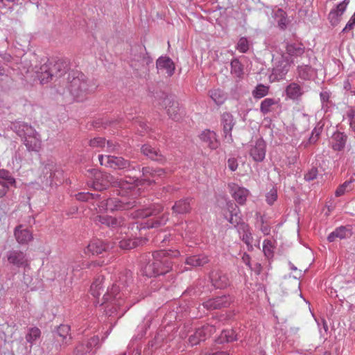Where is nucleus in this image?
I'll list each match as a JSON object with an SVG mask.
<instances>
[{"label": "nucleus", "instance_id": "f257e3e1", "mask_svg": "<svg viewBox=\"0 0 355 355\" xmlns=\"http://www.w3.org/2000/svg\"><path fill=\"white\" fill-rule=\"evenodd\" d=\"M89 175L94 176L93 187L96 190L101 191L105 189L110 186L119 187L123 189H130L134 193H137L139 188L137 184L128 180H119L110 174L104 173L98 171L97 169L88 170Z\"/></svg>", "mask_w": 355, "mask_h": 355}, {"label": "nucleus", "instance_id": "f03ea898", "mask_svg": "<svg viewBox=\"0 0 355 355\" xmlns=\"http://www.w3.org/2000/svg\"><path fill=\"white\" fill-rule=\"evenodd\" d=\"M179 252H168L165 250L154 252L152 259L144 266V274L148 277L166 274L171 269V257H177Z\"/></svg>", "mask_w": 355, "mask_h": 355}, {"label": "nucleus", "instance_id": "7ed1b4c3", "mask_svg": "<svg viewBox=\"0 0 355 355\" xmlns=\"http://www.w3.org/2000/svg\"><path fill=\"white\" fill-rule=\"evenodd\" d=\"M118 193L121 196L120 198H108L100 202V204L98 205L100 210L114 211L117 210L129 209L135 207V201L128 200L126 196H130L132 197V199H134L139 194V190L137 193H134V192L130 189H123L122 191L121 189H119L118 190Z\"/></svg>", "mask_w": 355, "mask_h": 355}, {"label": "nucleus", "instance_id": "20e7f679", "mask_svg": "<svg viewBox=\"0 0 355 355\" xmlns=\"http://www.w3.org/2000/svg\"><path fill=\"white\" fill-rule=\"evenodd\" d=\"M17 135L24 137V144L28 150L37 152L42 146L40 135L31 126L26 123H14Z\"/></svg>", "mask_w": 355, "mask_h": 355}, {"label": "nucleus", "instance_id": "39448f33", "mask_svg": "<svg viewBox=\"0 0 355 355\" xmlns=\"http://www.w3.org/2000/svg\"><path fill=\"white\" fill-rule=\"evenodd\" d=\"M68 80V88L71 95L78 101L82 100L89 90L85 75L79 71H73L69 74Z\"/></svg>", "mask_w": 355, "mask_h": 355}, {"label": "nucleus", "instance_id": "423d86ee", "mask_svg": "<svg viewBox=\"0 0 355 355\" xmlns=\"http://www.w3.org/2000/svg\"><path fill=\"white\" fill-rule=\"evenodd\" d=\"M240 209L238 206L233 202L229 201L226 203V208L223 210V214L225 218L237 229L242 223V218L240 216Z\"/></svg>", "mask_w": 355, "mask_h": 355}, {"label": "nucleus", "instance_id": "0eeeda50", "mask_svg": "<svg viewBox=\"0 0 355 355\" xmlns=\"http://www.w3.org/2000/svg\"><path fill=\"white\" fill-rule=\"evenodd\" d=\"M98 159L101 165L114 169H124L130 166L129 161L121 157L101 155L98 156Z\"/></svg>", "mask_w": 355, "mask_h": 355}, {"label": "nucleus", "instance_id": "6e6552de", "mask_svg": "<svg viewBox=\"0 0 355 355\" xmlns=\"http://www.w3.org/2000/svg\"><path fill=\"white\" fill-rule=\"evenodd\" d=\"M8 261L10 264L17 268H29L30 260L27 254L21 250H11L7 254Z\"/></svg>", "mask_w": 355, "mask_h": 355}, {"label": "nucleus", "instance_id": "1a4fd4ad", "mask_svg": "<svg viewBox=\"0 0 355 355\" xmlns=\"http://www.w3.org/2000/svg\"><path fill=\"white\" fill-rule=\"evenodd\" d=\"M135 227L136 231L138 230V226L132 224L129 230H125L123 232L125 236L122 237L121 240L119 241L120 248L123 250H131L136 248L141 242V240L138 239L132 238L133 236V233L131 232L134 231Z\"/></svg>", "mask_w": 355, "mask_h": 355}, {"label": "nucleus", "instance_id": "9d476101", "mask_svg": "<svg viewBox=\"0 0 355 355\" xmlns=\"http://www.w3.org/2000/svg\"><path fill=\"white\" fill-rule=\"evenodd\" d=\"M60 65L61 64L60 62H55L53 64L50 62L42 65L40 68V75L38 76L41 83L44 84L48 83L53 76H57L58 73L60 71Z\"/></svg>", "mask_w": 355, "mask_h": 355}, {"label": "nucleus", "instance_id": "9b49d317", "mask_svg": "<svg viewBox=\"0 0 355 355\" xmlns=\"http://www.w3.org/2000/svg\"><path fill=\"white\" fill-rule=\"evenodd\" d=\"M96 220L103 225L112 228L119 227L121 234H123V231L130 230V227L126 225L123 218L121 217L115 218L109 216H98Z\"/></svg>", "mask_w": 355, "mask_h": 355}, {"label": "nucleus", "instance_id": "f8f14e48", "mask_svg": "<svg viewBox=\"0 0 355 355\" xmlns=\"http://www.w3.org/2000/svg\"><path fill=\"white\" fill-rule=\"evenodd\" d=\"M284 61L277 67L274 68L272 73L270 76L272 78V81H279L285 78L286 75L290 70L291 64L293 62V59H288L287 57L283 56Z\"/></svg>", "mask_w": 355, "mask_h": 355}, {"label": "nucleus", "instance_id": "ddd939ff", "mask_svg": "<svg viewBox=\"0 0 355 355\" xmlns=\"http://www.w3.org/2000/svg\"><path fill=\"white\" fill-rule=\"evenodd\" d=\"M228 188L232 196L238 204L243 205L245 203L247 198L250 194V191L247 189L239 187L235 183L229 184Z\"/></svg>", "mask_w": 355, "mask_h": 355}, {"label": "nucleus", "instance_id": "4468645a", "mask_svg": "<svg viewBox=\"0 0 355 355\" xmlns=\"http://www.w3.org/2000/svg\"><path fill=\"white\" fill-rule=\"evenodd\" d=\"M16 241L21 245L28 244L33 239V232L23 225H17L14 230Z\"/></svg>", "mask_w": 355, "mask_h": 355}, {"label": "nucleus", "instance_id": "2eb2a0df", "mask_svg": "<svg viewBox=\"0 0 355 355\" xmlns=\"http://www.w3.org/2000/svg\"><path fill=\"white\" fill-rule=\"evenodd\" d=\"M221 125L224 137L228 142H232V130L235 125L234 116L229 112H225L221 116Z\"/></svg>", "mask_w": 355, "mask_h": 355}, {"label": "nucleus", "instance_id": "dca6fc26", "mask_svg": "<svg viewBox=\"0 0 355 355\" xmlns=\"http://www.w3.org/2000/svg\"><path fill=\"white\" fill-rule=\"evenodd\" d=\"M201 142L211 150H216L220 146L216 134L214 131L205 130L199 135Z\"/></svg>", "mask_w": 355, "mask_h": 355}, {"label": "nucleus", "instance_id": "f3484780", "mask_svg": "<svg viewBox=\"0 0 355 355\" xmlns=\"http://www.w3.org/2000/svg\"><path fill=\"white\" fill-rule=\"evenodd\" d=\"M162 106L166 110L171 119L175 121L179 119L180 107L178 102L169 97H166L162 101Z\"/></svg>", "mask_w": 355, "mask_h": 355}, {"label": "nucleus", "instance_id": "a211bd4d", "mask_svg": "<svg viewBox=\"0 0 355 355\" xmlns=\"http://www.w3.org/2000/svg\"><path fill=\"white\" fill-rule=\"evenodd\" d=\"M70 327L66 324H61L58 327L56 332L54 334V338L57 343H59L60 347H65L71 340L70 335Z\"/></svg>", "mask_w": 355, "mask_h": 355}, {"label": "nucleus", "instance_id": "6ab92c4d", "mask_svg": "<svg viewBox=\"0 0 355 355\" xmlns=\"http://www.w3.org/2000/svg\"><path fill=\"white\" fill-rule=\"evenodd\" d=\"M104 277L103 275H98L90 286L89 293L96 299V304H101V300L99 299V297L104 291Z\"/></svg>", "mask_w": 355, "mask_h": 355}, {"label": "nucleus", "instance_id": "aec40b11", "mask_svg": "<svg viewBox=\"0 0 355 355\" xmlns=\"http://www.w3.org/2000/svg\"><path fill=\"white\" fill-rule=\"evenodd\" d=\"M107 249V245L99 239L92 240L84 249V254L87 256L98 255Z\"/></svg>", "mask_w": 355, "mask_h": 355}, {"label": "nucleus", "instance_id": "412c9836", "mask_svg": "<svg viewBox=\"0 0 355 355\" xmlns=\"http://www.w3.org/2000/svg\"><path fill=\"white\" fill-rule=\"evenodd\" d=\"M250 154L255 162L263 161L266 156L265 141L261 139L257 140L254 146L250 149Z\"/></svg>", "mask_w": 355, "mask_h": 355}, {"label": "nucleus", "instance_id": "4be33fe9", "mask_svg": "<svg viewBox=\"0 0 355 355\" xmlns=\"http://www.w3.org/2000/svg\"><path fill=\"white\" fill-rule=\"evenodd\" d=\"M231 298L229 296L223 295L216 298L209 299L204 302V306L207 309H220L230 304Z\"/></svg>", "mask_w": 355, "mask_h": 355}, {"label": "nucleus", "instance_id": "5701e85b", "mask_svg": "<svg viewBox=\"0 0 355 355\" xmlns=\"http://www.w3.org/2000/svg\"><path fill=\"white\" fill-rule=\"evenodd\" d=\"M210 279L212 285L216 288H224L229 285V279L219 270H212Z\"/></svg>", "mask_w": 355, "mask_h": 355}, {"label": "nucleus", "instance_id": "b1692460", "mask_svg": "<svg viewBox=\"0 0 355 355\" xmlns=\"http://www.w3.org/2000/svg\"><path fill=\"white\" fill-rule=\"evenodd\" d=\"M287 98L291 100H299L304 94L302 87L300 84L293 82L287 85L285 89Z\"/></svg>", "mask_w": 355, "mask_h": 355}, {"label": "nucleus", "instance_id": "393cba45", "mask_svg": "<svg viewBox=\"0 0 355 355\" xmlns=\"http://www.w3.org/2000/svg\"><path fill=\"white\" fill-rule=\"evenodd\" d=\"M349 1L345 0L338 4L336 9L331 10L329 14V19L332 26H336L340 21V17L345 12Z\"/></svg>", "mask_w": 355, "mask_h": 355}, {"label": "nucleus", "instance_id": "a878e982", "mask_svg": "<svg viewBox=\"0 0 355 355\" xmlns=\"http://www.w3.org/2000/svg\"><path fill=\"white\" fill-rule=\"evenodd\" d=\"M157 68L159 70H166L168 76H171L175 71V65L171 59L168 57H160L156 62Z\"/></svg>", "mask_w": 355, "mask_h": 355}, {"label": "nucleus", "instance_id": "bb28decb", "mask_svg": "<svg viewBox=\"0 0 355 355\" xmlns=\"http://www.w3.org/2000/svg\"><path fill=\"white\" fill-rule=\"evenodd\" d=\"M190 201L191 200L189 198L176 201L172 207L173 214H185L189 213L191 209Z\"/></svg>", "mask_w": 355, "mask_h": 355}, {"label": "nucleus", "instance_id": "cd10ccee", "mask_svg": "<svg viewBox=\"0 0 355 355\" xmlns=\"http://www.w3.org/2000/svg\"><path fill=\"white\" fill-rule=\"evenodd\" d=\"M238 232L240 234L243 241L248 245V249L252 248L253 238L250 230V227L246 223H242Z\"/></svg>", "mask_w": 355, "mask_h": 355}, {"label": "nucleus", "instance_id": "c85d7f7f", "mask_svg": "<svg viewBox=\"0 0 355 355\" xmlns=\"http://www.w3.org/2000/svg\"><path fill=\"white\" fill-rule=\"evenodd\" d=\"M142 153L148 157L150 159L163 163L165 162V158L160 154L159 151L152 148L150 146L145 144L141 148Z\"/></svg>", "mask_w": 355, "mask_h": 355}, {"label": "nucleus", "instance_id": "c756f323", "mask_svg": "<svg viewBox=\"0 0 355 355\" xmlns=\"http://www.w3.org/2000/svg\"><path fill=\"white\" fill-rule=\"evenodd\" d=\"M163 211V207L161 205H153L149 208L137 210L134 216L135 217L146 218L151 216H157Z\"/></svg>", "mask_w": 355, "mask_h": 355}, {"label": "nucleus", "instance_id": "7c9ffc66", "mask_svg": "<svg viewBox=\"0 0 355 355\" xmlns=\"http://www.w3.org/2000/svg\"><path fill=\"white\" fill-rule=\"evenodd\" d=\"M347 141V136L342 132H335L332 136V148L335 150H341L344 148Z\"/></svg>", "mask_w": 355, "mask_h": 355}, {"label": "nucleus", "instance_id": "2f4dec72", "mask_svg": "<svg viewBox=\"0 0 355 355\" xmlns=\"http://www.w3.org/2000/svg\"><path fill=\"white\" fill-rule=\"evenodd\" d=\"M209 261L207 256L205 254L193 255L188 257L186 259V264L190 265L193 267L203 266Z\"/></svg>", "mask_w": 355, "mask_h": 355}, {"label": "nucleus", "instance_id": "473e14b6", "mask_svg": "<svg viewBox=\"0 0 355 355\" xmlns=\"http://www.w3.org/2000/svg\"><path fill=\"white\" fill-rule=\"evenodd\" d=\"M144 180L151 182L150 178L162 177L165 175V171L163 168H153L150 167H144L142 169Z\"/></svg>", "mask_w": 355, "mask_h": 355}, {"label": "nucleus", "instance_id": "72a5a7b5", "mask_svg": "<svg viewBox=\"0 0 355 355\" xmlns=\"http://www.w3.org/2000/svg\"><path fill=\"white\" fill-rule=\"evenodd\" d=\"M98 343V338L93 337L90 338L86 343L85 347L83 344H80L76 347V352L80 354H87L92 350V347L96 346Z\"/></svg>", "mask_w": 355, "mask_h": 355}, {"label": "nucleus", "instance_id": "f704fd0d", "mask_svg": "<svg viewBox=\"0 0 355 355\" xmlns=\"http://www.w3.org/2000/svg\"><path fill=\"white\" fill-rule=\"evenodd\" d=\"M350 235V232L345 227H340L332 232L327 237L329 242L334 241L336 239H343Z\"/></svg>", "mask_w": 355, "mask_h": 355}, {"label": "nucleus", "instance_id": "c9c22d12", "mask_svg": "<svg viewBox=\"0 0 355 355\" xmlns=\"http://www.w3.org/2000/svg\"><path fill=\"white\" fill-rule=\"evenodd\" d=\"M286 53L291 57H297L304 53V47L302 44H290L286 46Z\"/></svg>", "mask_w": 355, "mask_h": 355}, {"label": "nucleus", "instance_id": "e433bc0d", "mask_svg": "<svg viewBox=\"0 0 355 355\" xmlns=\"http://www.w3.org/2000/svg\"><path fill=\"white\" fill-rule=\"evenodd\" d=\"M236 340V335L233 329L224 330L221 332L216 342L219 344L230 343Z\"/></svg>", "mask_w": 355, "mask_h": 355}, {"label": "nucleus", "instance_id": "4c0bfd02", "mask_svg": "<svg viewBox=\"0 0 355 355\" xmlns=\"http://www.w3.org/2000/svg\"><path fill=\"white\" fill-rule=\"evenodd\" d=\"M15 184V180L8 171L4 169L0 170V184L8 187L10 185Z\"/></svg>", "mask_w": 355, "mask_h": 355}, {"label": "nucleus", "instance_id": "58836bf2", "mask_svg": "<svg viewBox=\"0 0 355 355\" xmlns=\"http://www.w3.org/2000/svg\"><path fill=\"white\" fill-rule=\"evenodd\" d=\"M216 331V329L214 326L210 324H206L202 326L200 328H198L196 329V335H200L202 336V340H205L211 335H212Z\"/></svg>", "mask_w": 355, "mask_h": 355}, {"label": "nucleus", "instance_id": "ea45409f", "mask_svg": "<svg viewBox=\"0 0 355 355\" xmlns=\"http://www.w3.org/2000/svg\"><path fill=\"white\" fill-rule=\"evenodd\" d=\"M119 293V286L114 284L112 288H108L107 292L103 295L101 299V304H103L106 302L116 298V295Z\"/></svg>", "mask_w": 355, "mask_h": 355}, {"label": "nucleus", "instance_id": "a19ab883", "mask_svg": "<svg viewBox=\"0 0 355 355\" xmlns=\"http://www.w3.org/2000/svg\"><path fill=\"white\" fill-rule=\"evenodd\" d=\"M211 98L217 105H221L225 101V95L223 92L220 89H213L209 92Z\"/></svg>", "mask_w": 355, "mask_h": 355}, {"label": "nucleus", "instance_id": "79ce46f5", "mask_svg": "<svg viewBox=\"0 0 355 355\" xmlns=\"http://www.w3.org/2000/svg\"><path fill=\"white\" fill-rule=\"evenodd\" d=\"M277 101L274 98H265L260 105V111L263 114H266L271 112V107L277 104Z\"/></svg>", "mask_w": 355, "mask_h": 355}, {"label": "nucleus", "instance_id": "37998d69", "mask_svg": "<svg viewBox=\"0 0 355 355\" xmlns=\"http://www.w3.org/2000/svg\"><path fill=\"white\" fill-rule=\"evenodd\" d=\"M269 92V87L263 84H259L252 91V96L254 98H261L266 96Z\"/></svg>", "mask_w": 355, "mask_h": 355}, {"label": "nucleus", "instance_id": "c03bdc74", "mask_svg": "<svg viewBox=\"0 0 355 355\" xmlns=\"http://www.w3.org/2000/svg\"><path fill=\"white\" fill-rule=\"evenodd\" d=\"M243 69L241 62L234 59L231 62V73L238 78H241L243 73Z\"/></svg>", "mask_w": 355, "mask_h": 355}, {"label": "nucleus", "instance_id": "a18cd8bd", "mask_svg": "<svg viewBox=\"0 0 355 355\" xmlns=\"http://www.w3.org/2000/svg\"><path fill=\"white\" fill-rule=\"evenodd\" d=\"M168 220V214L163 215L159 220L158 219L155 220V218H152L148 221L147 227L148 228L149 227H151V228L158 227H160L161 225H164Z\"/></svg>", "mask_w": 355, "mask_h": 355}, {"label": "nucleus", "instance_id": "49530a36", "mask_svg": "<svg viewBox=\"0 0 355 355\" xmlns=\"http://www.w3.org/2000/svg\"><path fill=\"white\" fill-rule=\"evenodd\" d=\"M275 17L277 19L279 26L284 29L286 26V14L282 9H278L275 12Z\"/></svg>", "mask_w": 355, "mask_h": 355}, {"label": "nucleus", "instance_id": "de8ad7c7", "mask_svg": "<svg viewBox=\"0 0 355 355\" xmlns=\"http://www.w3.org/2000/svg\"><path fill=\"white\" fill-rule=\"evenodd\" d=\"M41 332L40 330L37 328H31L29 330L28 334L26 336V339L28 343H33L40 336Z\"/></svg>", "mask_w": 355, "mask_h": 355}, {"label": "nucleus", "instance_id": "09e8293b", "mask_svg": "<svg viewBox=\"0 0 355 355\" xmlns=\"http://www.w3.org/2000/svg\"><path fill=\"white\" fill-rule=\"evenodd\" d=\"M236 49L239 51L241 53H245L248 51L249 42L247 38L241 37L239 39L237 43Z\"/></svg>", "mask_w": 355, "mask_h": 355}, {"label": "nucleus", "instance_id": "8fccbe9b", "mask_svg": "<svg viewBox=\"0 0 355 355\" xmlns=\"http://www.w3.org/2000/svg\"><path fill=\"white\" fill-rule=\"evenodd\" d=\"M89 146L92 148H105V139L102 137H96L89 141Z\"/></svg>", "mask_w": 355, "mask_h": 355}, {"label": "nucleus", "instance_id": "3c124183", "mask_svg": "<svg viewBox=\"0 0 355 355\" xmlns=\"http://www.w3.org/2000/svg\"><path fill=\"white\" fill-rule=\"evenodd\" d=\"M351 183L350 181L345 182L342 185H340L336 191L335 194L336 196H340L343 195L345 191L351 190Z\"/></svg>", "mask_w": 355, "mask_h": 355}, {"label": "nucleus", "instance_id": "603ef678", "mask_svg": "<svg viewBox=\"0 0 355 355\" xmlns=\"http://www.w3.org/2000/svg\"><path fill=\"white\" fill-rule=\"evenodd\" d=\"M266 201L269 205H272L277 198V192L275 189H270L269 192L266 194Z\"/></svg>", "mask_w": 355, "mask_h": 355}, {"label": "nucleus", "instance_id": "864d4df0", "mask_svg": "<svg viewBox=\"0 0 355 355\" xmlns=\"http://www.w3.org/2000/svg\"><path fill=\"white\" fill-rule=\"evenodd\" d=\"M95 198V196L92 193H90L89 192L85 193H79L76 195V198L78 200L80 201H88L91 199H94Z\"/></svg>", "mask_w": 355, "mask_h": 355}, {"label": "nucleus", "instance_id": "5fc2aeb1", "mask_svg": "<svg viewBox=\"0 0 355 355\" xmlns=\"http://www.w3.org/2000/svg\"><path fill=\"white\" fill-rule=\"evenodd\" d=\"M201 341H203L202 338L199 334L196 335V331L193 335L190 336L189 338V342L191 346L196 345L199 344Z\"/></svg>", "mask_w": 355, "mask_h": 355}, {"label": "nucleus", "instance_id": "6e6d98bb", "mask_svg": "<svg viewBox=\"0 0 355 355\" xmlns=\"http://www.w3.org/2000/svg\"><path fill=\"white\" fill-rule=\"evenodd\" d=\"M318 175V170L316 168H312L304 175V179L307 181H311L316 178Z\"/></svg>", "mask_w": 355, "mask_h": 355}, {"label": "nucleus", "instance_id": "4d7b16f0", "mask_svg": "<svg viewBox=\"0 0 355 355\" xmlns=\"http://www.w3.org/2000/svg\"><path fill=\"white\" fill-rule=\"evenodd\" d=\"M239 166L238 162L236 158H229L227 160V167L232 171H235Z\"/></svg>", "mask_w": 355, "mask_h": 355}, {"label": "nucleus", "instance_id": "13d9d810", "mask_svg": "<svg viewBox=\"0 0 355 355\" xmlns=\"http://www.w3.org/2000/svg\"><path fill=\"white\" fill-rule=\"evenodd\" d=\"M119 145L112 141H105L106 150L108 152H114L118 150Z\"/></svg>", "mask_w": 355, "mask_h": 355}, {"label": "nucleus", "instance_id": "bf43d9fd", "mask_svg": "<svg viewBox=\"0 0 355 355\" xmlns=\"http://www.w3.org/2000/svg\"><path fill=\"white\" fill-rule=\"evenodd\" d=\"M355 26V12L352 16L347 24H346L345 27L343 30V31H346L347 30H351L354 28Z\"/></svg>", "mask_w": 355, "mask_h": 355}, {"label": "nucleus", "instance_id": "052dcab7", "mask_svg": "<svg viewBox=\"0 0 355 355\" xmlns=\"http://www.w3.org/2000/svg\"><path fill=\"white\" fill-rule=\"evenodd\" d=\"M205 355H229L227 352L218 351L216 349H211L205 353Z\"/></svg>", "mask_w": 355, "mask_h": 355}, {"label": "nucleus", "instance_id": "680f3d73", "mask_svg": "<svg viewBox=\"0 0 355 355\" xmlns=\"http://www.w3.org/2000/svg\"><path fill=\"white\" fill-rule=\"evenodd\" d=\"M319 135H320V130H317L315 128L312 132L311 137L309 139V141L311 143L315 142L318 138Z\"/></svg>", "mask_w": 355, "mask_h": 355}, {"label": "nucleus", "instance_id": "e2e57ef3", "mask_svg": "<svg viewBox=\"0 0 355 355\" xmlns=\"http://www.w3.org/2000/svg\"><path fill=\"white\" fill-rule=\"evenodd\" d=\"M353 114H354V111H352L350 113H349L348 116L349 117H352L351 122H350V126H351L352 129L354 130V132H355V119L353 118Z\"/></svg>", "mask_w": 355, "mask_h": 355}, {"label": "nucleus", "instance_id": "0e129e2a", "mask_svg": "<svg viewBox=\"0 0 355 355\" xmlns=\"http://www.w3.org/2000/svg\"><path fill=\"white\" fill-rule=\"evenodd\" d=\"M250 256L247 254H244L243 257H242V260L248 266H250Z\"/></svg>", "mask_w": 355, "mask_h": 355}, {"label": "nucleus", "instance_id": "69168bd1", "mask_svg": "<svg viewBox=\"0 0 355 355\" xmlns=\"http://www.w3.org/2000/svg\"><path fill=\"white\" fill-rule=\"evenodd\" d=\"M302 67H298V72H299L300 76L302 78H304V79L306 78V75H304V73H302Z\"/></svg>", "mask_w": 355, "mask_h": 355}, {"label": "nucleus", "instance_id": "338daca9", "mask_svg": "<svg viewBox=\"0 0 355 355\" xmlns=\"http://www.w3.org/2000/svg\"><path fill=\"white\" fill-rule=\"evenodd\" d=\"M4 7V4L3 3V0H0V9Z\"/></svg>", "mask_w": 355, "mask_h": 355}, {"label": "nucleus", "instance_id": "774afa93", "mask_svg": "<svg viewBox=\"0 0 355 355\" xmlns=\"http://www.w3.org/2000/svg\"><path fill=\"white\" fill-rule=\"evenodd\" d=\"M306 69H311V67H309V66H306Z\"/></svg>", "mask_w": 355, "mask_h": 355}]
</instances>
